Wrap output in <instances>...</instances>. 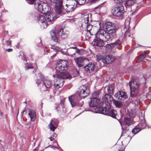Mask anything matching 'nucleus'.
<instances>
[{
  "label": "nucleus",
  "instance_id": "nucleus-1",
  "mask_svg": "<svg viewBox=\"0 0 151 151\" xmlns=\"http://www.w3.org/2000/svg\"><path fill=\"white\" fill-rule=\"evenodd\" d=\"M104 30L100 29L95 34V38L93 40L94 45L98 47L104 45L103 41H108L111 38L110 35L115 33L117 30L116 27L113 23L108 22L104 26Z\"/></svg>",
  "mask_w": 151,
  "mask_h": 151
},
{
  "label": "nucleus",
  "instance_id": "nucleus-2",
  "mask_svg": "<svg viewBox=\"0 0 151 151\" xmlns=\"http://www.w3.org/2000/svg\"><path fill=\"white\" fill-rule=\"evenodd\" d=\"M39 10L41 14H37L35 16V19L40 25L41 27L43 28H46L48 24H52L59 17L66 13H69L71 12V11H68L67 10H55L56 14L55 15L53 13H50L47 11L43 12L44 10Z\"/></svg>",
  "mask_w": 151,
  "mask_h": 151
},
{
  "label": "nucleus",
  "instance_id": "nucleus-3",
  "mask_svg": "<svg viewBox=\"0 0 151 151\" xmlns=\"http://www.w3.org/2000/svg\"><path fill=\"white\" fill-rule=\"evenodd\" d=\"M109 94H106L102 98L103 102L100 103V106H102L96 108L93 110H91L89 109H85V111H92L96 113H100L105 115H108L112 117L113 118L116 119V117L117 112L116 110L111 109L110 104L108 103V96H106Z\"/></svg>",
  "mask_w": 151,
  "mask_h": 151
},
{
  "label": "nucleus",
  "instance_id": "nucleus-4",
  "mask_svg": "<svg viewBox=\"0 0 151 151\" xmlns=\"http://www.w3.org/2000/svg\"><path fill=\"white\" fill-rule=\"evenodd\" d=\"M83 88L81 90L80 89L78 91V94L68 97L69 100L73 107H81L83 104V101L81 99L84 98L89 94V88L85 85H83Z\"/></svg>",
  "mask_w": 151,
  "mask_h": 151
},
{
  "label": "nucleus",
  "instance_id": "nucleus-5",
  "mask_svg": "<svg viewBox=\"0 0 151 151\" xmlns=\"http://www.w3.org/2000/svg\"><path fill=\"white\" fill-rule=\"evenodd\" d=\"M37 76L36 83L40 89H42V87L49 88L53 85L52 82L50 80L45 79L44 76L41 74L39 73Z\"/></svg>",
  "mask_w": 151,
  "mask_h": 151
},
{
  "label": "nucleus",
  "instance_id": "nucleus-6",
  "mask_svg": "<svg viewBox=\"0 0 151 151\" xmlns=\"http://www.w3.org/2000/svg\"><path fill=\"white\" fill-rule=\"evenodd\" d=\"M50 35L52 40L56 43H58V37L61 36L62 38H66L69 34V32L67 31H64L63 29H57L55 28L53 29L50 32Z\"/></svg>",
  "mask_w": 151,
  "mask_h": 151
},
{
  "label": "nucleus",
  "instance_id": "nucleus-7",
  "mask_svg": "<svg viewBox=\"0 0 151 151\" xmlns=\"http://www.w3.org/2000/svg\"><path fill=\"white\" fill-rule=\"evenodd\" d=\"M140 82L138 79H134L129 83L130 90V96L133 98L137 96L139 90Z\"/></svg>",
  "mask_w": 151,
  "mask_h": 151
},
{
  "label": "nucleus",
  "instance_id": "nucleus-8",
  "mask_svg": "<svg viewBox=\"0 0 151 151\" xmlns=\"http://www.w3.org/2000/svg\"><path fill=\"white\" fill-rule=\"evenodd\" d=\"M68 62L65 60H62L57 62L56 65V73H60V71L65 70L68 65Z\"/></svg>",
  "mask_w": 151,
  "mask_h": 151
},
{
  "label": "nucleus",
  "instance_id": "nucleus-9",
  "mask_svg": "<svg viewBox=\"0 0 151 151\" xmlns=\"http://www.w3.org/2000/svg\"><path fill=\"white\" fill-rule=\"evenodd\" d=\"M53 76L54 78H58L60 79L71 78L72 77L69 73L65 70L60 73H56L55 75H53Z\"/></svg>",
  "mask_w": 151,
  "mask_h": 151
},
{
  "label": "nucleus",
  "instance_id": "nucleus-10",
  "mask_svg": "<svg viewBox=\"0 0 151 151\" xmlns=\"http://www.w3.org/2000/svg\"><path fill=\"white\" fill-rule=\"evenodd\" d=\"M93 97L91 98L90 102L89 103L90 107H94L98 106L100 103V100L99 98H97L98 94L96 92L93 93Z\"/></svg>",
  "mask_w": 151,
  "mask_h": 151
},
{
  "label": "nucleus",
  "instance_id": "nucleus-11",
  "mask_svg": "<svg viewBox=\"0 0 151 151\" xmlns=\"http://www.w3.org/2000/svg\"><path fill=\"white\" fill-rule=\"evenodd\" d=\"M105 47L109 49L116 47L120 50L121 49V41L120 40H118L114 43L107 44Z\"/></svg>",
  "mask_w": 151,
  "mask_h": 151
},
{
  "label": "nucleus",
  "instance_id": "nucleus-12",
  "mask_svg": "<svg viewBox=\"0 0 151 151\" xmlns=\"http://www.w3.org/2000/svg\"><path fill=\"white\" fill-rule=\"evenodd\" d=\"M114 96L118 99L124 101L127 98L126 93L124 92L119 91L114 95Z\"/></svg>",
  "mask_w": 151,
  "mask_h": 151
},
{
  "label": "nucleus",
  "instance_id": "nucleus-13",
  "mask_svg": "<svg viewBox=\"0 0 151 151\" xmlns=\"http://www.w3.org/2000/svg\"><path fill=\"white\" fill-rule=\"evenodd\" d=\"M86 72L90 73L94 70L95 67V64L93 63L90 62L83 67Z\"/></svg>",
  "mask_w": 151,
  "mask_h": 151
},
{
  "label": "nucleus",
  "instance_id": "nucleus-14",
  "mask_svg": "<svg viewBox=\"0 0 151 151\" xmlns=\"http://www.w3.org/2000/svg\"><path fill=\"white\" fill-rule=\"evenodd\" d=\"M51 2L55 3L56 9H62L63 7L62 6V2L60 0H49Z\"/></svg>",
  "mask_w": 151,
  "mask_h": 151
},
{
  "label": "nucleus",
  "instance_id": "nucleus-15",
  "mask_svg": "<svg viewBox=\"0 0 151 151\" xmlns=\"http://www.w3.org/2000/svg\"><path fill=\"white\" fill-rule=\"evenodd\" d=\"M58 123L57 120H52L51 122L49 124V127L50 130L53 132H54L55 129L57 128Z\"/></svg>",
  "mask_w": 151,
  "mask_h": 151
},
{
  "label": "nucleus",
  "instance_id": "nucleus-16",
  "mask_svg": "<svg viewBox=\"0 0 151 151\" xmlns=\"http://www.w3.org/2000/svg\"><path fill=\"white\" fill-rule=\"evenodd\" d=\"M114 59L110 55H108L102 59V61L104 64H108L112 63Z\"/></svg>",
  "mask_w": 151,
  "mask_h": 151
},
{
  "label": "nucleus",
  "instance_id": "nucleus-17",
  "mask_svg": "<svg viewBox=\"0 0 151 151\" xmlns=\"http://www.w3.org/2000/svg\"><path fill=\"white\" fill-rule=\"evenodd\" d=\"M85 59V58L84 57L81 56L75 59V62L78 67H81L83 66L82 63Z\"/></svg>",
  "mask_w": 151,
  "mask_h": 151
},
{
  "label": "nucleus",
  "instance_id": "nucleus-18",
  "mask_svg": "<svg viewBox=\"0 0 151 151\" xmlns=\"http://www.w3.org/2000/svg\"><path fill=\"white\" fill-rule=\"evenodd\" d=\"M28 114L31 120L32 121H34L36 118L35 111L32 109H29Z\"/></svg>",
  "mask_w": 151,
  "mask_h": 151
},
{
  "label": "nucleus",
  "instance_id": "nucleus-19",
  "mask_svg": "<svg viewBox=\"0 0 151 151\" xmlns=\"http://www.w3.org/2000/svg\"><path fill=\"white\" fill-rule=\"evenodd\" d=\"M124 10H114L112 12L113 14L117 17H119L123 15Z\"/></svg>",
  "mask_w": 151,
  "mask_h": 151
},
{
  "label": "nucleus",
  "instance_id": "nucleus-20",
  "mask_svg": "<svg viewBox=\"0 0 151 151\" xmlns=\"http://www.w3.org/2000/svg\"><path fill=\"white\" fill-rule=\"evenodd\" d=\"M73 47H71L68 49L67 52L68 55L72 57L75 54V52L74 49L73 48Z\"/></svg>",
  "mask_w": 151,
  "mask_h": 151
},
{
  "label": "nucleus",
  "instance_id": "nucleus-21",
  "mask_svg": "<svg viewBox=\"0 0 151 151\" xmlns=\"http://www.w3.org/2000/svg\"><path fill=\"white\" fill-rule=\"evenodd\" d=\"M137 126L140 128L141 129H144L146 126L145 120L144 119L141 120Z\"/></svg>",
  "mask_w": 151,
  "mask_h": 151
},
{
  "label": "nucleus",
  "instance_id": "nucleus-22",
  "mask_svg": "<svg viewBox=\"0 0 151 151\" xmlns=\"http://www.w3.org/2000/svg\"><path fill=\"white\" fill-rule=\"evenodd\" d=\"M39 8L40 9H50V6H48L47 4L45 3L39 4Z\"/></svg>",
  "mask_w": 151,
  "mask_h": 151
},
{
  "label": "nucleus",
  "instance_id": "nucleus-23",
  "mask_svg": "<svg viewBox=\"0 0 151 151\" xmlns=\"http://www.w3.org/2000/svg\"><path fill=\"white\" fill-rule=\"evenodd\" d=\"M11 41L10 40H9L6 41L5 43H3L2 42V43L3 45V48L4 49H5L7 47H9V46H11Z\"/></svg>",
  "mask_w": 151,
  "mask_h": 151
},
{
  "label": "nucleus",
  "instance_id": "nucleus-24",
  "mask_svg": "<svg viewBox=\"0 0 151 151\" xmlns=\"http://www.w3.org/2000/svg\"><path fill=\"white\" fill-rule=\"evenodd\" d=\"M113 104L116 108H120L122 106V103L121 102L116 100H113Z\"/></svg>",
  "mask_w": 151,
  "mask_h": 151
},
{
  "label": "nucleus",
  "instance_id": "nucleus-25",
  "mask_svg": "<svg viewBox=\"0 0 151 151\" xmlns=\"http://www.w3.org/2000/svg\"><path fill=\"white\" fill-rule=\"evenodd\" d=\"M35 67H34L32 65L33 64H31L30 65H28L27 66H25L24 67L25 69V70H28L29 69H34L36 70L37 68V67L36 64H35Z\"/></svg>",
  "mask_w": 151,
  "mask_h": 151
},
{
  "label": "nucleus",
  "instance_id": "nucleus-26",
  "mask_svg": "<svg viewBox=\"0 0 151 151\" xmlns=\"http://www.w3.org/2000/svg\"><path fill=\"white\" fill-rule=\"evenodd\" d=\"M141 130V129L137 126H136L132 129V132L134 134H135L139 132Z\"/></svg>",
  "mask_w": 151,
  "mask_h": 151
},
{
  "label": "nucleus",
  "instance_id": "nucleus-27",
  "mask_svg": "<svg viewBox=\"0 0 151 151\" xmlns=\"http://www.w3.org/2000/svg\"><path fill=\"white\" fill-rule=\"evenodd\" d=\"M132 120L130 118L128 117H125L124 118V123L125 125L129 126Z\"/></svg>",
  "mask_w": 151,
  "mask_h": 151
},
{
  "label": "nucleus",
  "instance_id": "nucleus-28",
  "mask_svg": "<svg viewBox=\"0 0 151 151\" xmlns=\"http://www.w3.org/2000/svg\"><path fill=\"white\" fill-rule=\"evenodd\" d=\"M136 0H127L126 4L128 6H132L135 3Z\"/></svg>",
  "mask_w": 151,
  "mask_h": 151
},
{
  "label": "nucleus",
  "instance_id": "nucleus-29",
  "mask_svg": "<svg viewBox=\"0 0 151 151\" xmlns=\"http://www.w3.org/2000/svg\"><path fill=\"white\" fill-rule=\"evenodd\" d=\"M108 92L109 93V94H113L114 93L113 88L112 86H109L107 88Z\"/></svg>",
  "mask_w": 151,
  "mask_h": 151
},
{
  "label": "nucleus",
  "instance_id": "nucleus-30",
  "mask_svg": "<svg viewBox=\"0 0 151 151\" xmlns=\"http://www.w3.org/2000/svg\"><path fill=\"white\" fill-rule=\"evenodd\" d=\"M59 79L56 78L54 80V83L53 85L55 88H57L59 86V83L58 82V81H59Z\"/></svg>",
  "mask_w": 151,
  "mask_h": 151
},
{
  "label": "nucleus",
  "instance_id": "nucleus-31",
  "mask_svg": "<svg viewBox=\"0 0 151 151\" xmlns=\"http://www.w3.org/2000/svg\"><path fill=\"white\" fill-rule=\"evenodd\" d=\"M146 56V54H143L140 55L139 57V58L140 60V61H138V62H140L142 61L145 57Z\"/></svg>",
  "mask_w": 151,
  "mask_h": 151
},
{
  "label": "nucleus",
  "instance_id": "nucleus-32",
  "mask_svg": "<svg viewBox=\"0 0 151 151\" xmlns=\"http://www.w3.org/2000/svg\"><path fill=\"white\" fill-rule=\"evenodd\" d=\"M84 22L86 24H88L89 22V16L88 14H86L84 15Z\"/></svg>",
  "mask_w": 151,
  "mask_h": 151
},
{
  "label": "nucleus",
  "instance_id": "nucleus-33",
  "mask_svg": "<svg viewBox=\"0 0 151 151\" xmlns=\"http://www.w3.org/2000/svg\"><path fill=\"white\" fill-rule=\"evenodd\" d=\"M108 96L109 97L108 98V103L110 104V102H111L112 101H113L114 100L113 99V97L111 96L109 94L108 95H107L106 96Z\"/></svg>",
  "mask_w": 151,
  "mask_h": 151
},
{
  "label": "nucleus",
  "instance_id": "nucleus-34",
  "mask_svg": "<svg viewBox=\"0 0 151 151\" xmlns=\"http://www.w3.org/2000/svg\"><path fill=\"white\" fill-rule=\"evenodd\" d=\"M115 8L116 9L117 8V9H124V7L121 4H119L118 5H116L115 6Z\"/></svg>",
  "mask_w": 151,
  "mask_h": 151
},
{
  "label": "nucleus",
  "instance_id": "nucleus-35",
  "mask_svg": "<svg viewBox=\"0 0 151 151\" xmlns=\"http://www.w3.org/2000/svg\"><path fill=\"white\" fill-rule=\"evenodd\" d=\"M29 4H34L36 0H25Z\"/></svg>",
  "mask_w": 151,
  "mask_h": 151
},
{
  "label": "nucleus",
  "instance_id": "nucleus-36",
  "mask_svg": "<svg viewBox=\"0 0 151 151\" xmlns=\"http://www.w3.org/2000/svg\"><path fill=\"white\" fill-rule=\"evenodd\" d=\"M74 49L75 52L76 53H77L79 54H80V50L78 49L77 47H74L73 48Z\"/></svg>",
  "mask_w": 151,
  "mask_h": 151
},
{
  "label": "nucleus",
  "instance_id": "nucleus-37",
  "mask_svg": "<svg viewBox=\"0 0 151 151\" xmlns=\"http://www.w3.org/2000/svg\"><path fill=\"white\" fill-rule=\"evenodd\" d=\"M92 27V25L90 24L88 25L87 26V31L91 33L90 32V30L91 29V28Z\"/></svg>",
  "mask_w": 151,
  "mask_h": 151
},
{
  "label": "nucleus",
  "instance_id": "nucleus-38",
  "mask_svg": "<svg viewBox=\"0 0 151 151\" xmlns=\"http://www.w3.org/2000/svg\"><path fill=\"white\" fill-rule=\"evenodd\" d=\"M130 19L129 18L127 19L125 21V25H129L130 24L129 22Z\"/></svg>",
  "mask_w": 151,
  "mask_h": 151
},
{
  "label": "nucleus",
  "instance_id": "nucleus-39",
  "mask_svg": "<svg viewBox=\"0 0 151 151\" xmlns=\"http://www.w3.org/2000/svg\"><path fill=\"white\" fill-rule=\"evenodd\" d=\"M117 3H123L126 1V0H114Z\"/></svg>",
  "mask_w": 151,
  "mask_h": 151
},
{
  "label": "nucleus",
  "instance_id": "nucleus-40",
  "mask_svg": "<svg viewBox=\"0 0 151 151\" xmlns=\"http://www.w3.org/2000/svg\"><path fill=\"white\" fill-rule=\"evenodd\" d=\"M78 1L79 2V3H81V4H83L84 3L86 2V0H78Z\"/></svg>",
  "mask_w": 151,
  "mask_h": 151
},
{
  "label": "nucleus",
  "instance_id": "nucleus-41",
  "mask_svg": "<svg viewBox=\"0 0 151 151\" xmlns=\"http://www.w3.org/2000/svg\"><path fill=\"white\" fill-rule=\"evenodd\" d=\"M43 50L44 52V54L45 55L47 54V53H48V52L47 50L46 49V47H45V48H44Z\"/></svg>",
  "mask_w": 151,
  "mask_h": 151
},
{
  "label": "nucleus",
  "instance_id": "nucleus-42",
  "mask_svg": "<svg viewBox=\"0 0 151 151\" xmlns=\"http://www.w3.org/2000/svg\"><path fill=\"white\" fill-rule=\"evenodd\" d=\"M6 51L8 52H12L13 51V49H12L8 48L6 49Z\"/></svg>",
  "mask_w": 151,
  "mask_h": 151
},
{
  "label": "nucleus",
  "instance_id": "nucleus-43",
  "mask_svg": "<svg viewBox=\"0 0 151 151\" xmlns=\"http://www.w3.org/2000/svg\"><path fill=\"white\" fill-rule=\"evenodd\" d=\"M103 4H101L100 5H99V6H98L97 7H96L95 8V9H101V7L103 6Z\"/></svg>",
  "mask_w": 151,
  "mask_h": 151
},
{
  "label": "nucleus",
  "instance_id": "nucleus-44",
  "mask_svg": "<svg viewBox=\"0 0 151 151\" xmlns=\"http://www.w3.org/2000/svg\"><path fill=\"white\" fill-rule=\"evenodd\" d=\"M150 93L151 92L149 93L146 95V97L147 98L149 99L150 98L151 99V97H150Z\"/></svg>",
  "mask_w": 151,
  "mask_h": 151
},
{
  "label": "nucleus",
  "instance_id": "nucleus-45",
  "mask_svg": "<svg viewBox=\"0 0 151 151\" xmlns=\"http://www.w3.org/2000/svg\"><path fill=\"white\" fill-rule=\"evenodd\" d=\"M97 58L99 60H101L102 59V58L101 56H99L97 57Z\"/></svg>",
  "mask_w": 151,
  "mask_h": 151
},
{
  "label": "nucleus",
  "instance_id": "nucleus-46",
  "mask_svg": "<svg viewBox=\"0 0 151 151\" xmlns=\"http://www.w3.org/2000/svg\"><path fill=\"white\" fill-rule=\"evenodd\" d=\"M51 148L54 150H55V148H57V147L54 146H51Z\"/></svg>",
  "mask_w": 151,
  "mask_h": 151
},
{
  "label": "nucleus",
  "instance_id": "nucleus-47",
  "mask_svg": "<svg viewBox=\"0 0 151 151\" xmlns=\"http://www.w3.org/2000/svg\"><path fill=\"white\" fill-rule=\"evenodd\" d=\"M55 109L57 111H60V108L58 106L56 107Z\"/></svg>",
  "mask_w": 151,
  "mask_h": 151
},
{
  "label": "nucleus",
  "instance_id": "nucleus-48",
  "mask_svg": "<svg viewBox=\"0 0 151 151\" xmlns=\"http://www.w3.org/2000/svg\"><path fill=\"white\" fill-rule=\"evenodd\" d=\"M57 148H58L60 151H62L61 148L60 147H57Z\"/></svg>",
  "mask_w": 151,
  "mask_h": 151
},
{
  "label": "nucleus",
  "instance_id": "nucleus-49",
  "mask_svg": "<svg viewBox=\"0 0 151 151\" xmlns=\"http://www.w3.org/2000/svg\"><path fill=\"white\" fill-rule=\"evenodd\" d=\"M49 138H50V140L51 141H52L54 140V138H53L52 137H50Z\"/></svg>",
  "mask_w": 151,
  "mask_h": 151
},
{
  "label": "nucleus",
  "instance_id": "nucleus-50",
  "mask_svg": "<svg viewBox=\"0 0 151 151\" xmlns=\"http://www.w3.org/2000/svg\"><path fill=\"white\" fill-rule=\"evenodd\" d=\"M38 149L37 148H36L32 151H38Z\"/></svg>",
  "mask_w": 151,
  "mask_h": 151
},
{
  "label": "nucleus",
  "instance_id": "nucleus-51",
  "mask_svg": "<svg viewBox=\"0 0 151 151\" xmlns=\"http://www.w3.org/2000/svg\"><path fill=\"white\" fill-rule=\"evenodd\" d=\"M25 110H24V111H23L21 113V114L22 116L23 115V113H24V112H25Z\"/></svg>",
  "mask_w": 151,
  "mask_h": 151
},
{
  "label": "nucleus",
  "instance_id": "nucleus-52",
  "mask_svg": "<svg viewBox=\"0 0 151 151\" xmlns=\"http://www.w3.org/2000/svg\"><path fill=\"white\" fill-rule=\"evenodd\" d=\"M54 143L58 145V146H59L58 143L57 141H55L54 142Z\"/></svg>",
  "mask_w": 151,
  "mask_h": 151
},
{
  "label": "nucleus",
  "instance_id": "nucleus-53",
  "mask_svg": "<svg viewBox=\"0 0 151 151\" xmlns=\"http://www.w3.org/2000/svg\"><path fill=\"white\" fill-rule=\"evenodd\" d=\"M134 135H133L131 137V136H130V135H128V137H130V139H132V137L134 136Z\"/></svg>",
  "mask_w": 151,
  "mask_h": 151
},
{
  "label": "nucleus",
  "instance_id": "nucleus-54",
  "mask_svg": "<svg viewBox=\"0 0 151 151\" xmlns=\"http://www.w3.org/2000/svg\"><path fill=\"white\" fill-rule=\"evenodd\" d=\"M57 136L56 135V134H55V133H54L53 134V136L54 137H56Z\"/></svg>",
  "mask_w": 151,
  "mask_h": 151
},
{
  "label": "nucleus",
  "instance_id": "nucleus-55",
  "mask_svg": "<svg viewBox=\"0 0 151 151\" xmlns=\"http://www.w3.org/2000/svg\"><path fill=\"white\" fill-rule=\"evenodd\" d=\"M56 55V54H54L52 56H55Z\"/></svg>",
  "mask_w": 151,
  "mask_h": 151
},
{
  "label": "nucleus",
  "instance_id": "nucleus-56",
  "mask_svg": "<svg viewBox=\"0 0 151 151\" xmlns=\"http://www.w3.org/2000/svg\"><path fill=\"white\" fill-rule=\"evenodd\" d=\"M118 151H124V150H119Z\"/></svg>",
  "mask_w": 151,
  "mask_h": 151
},
{
  "label": "nucleus",
  "instance_id": "nucleus-57",
  "mask_svg": "<svg viewBox=\"0 0 151 151\" xmlns=\"http://www.w3.org/2000/svg\"><path fill=\"white\" fill-rule=\"evenodd\" d=\"M128 36L129 37L130 36V35H128Z\"/></svg>",
  "mask_w": 151,
  "mask_h": 151
},
{
  "label": "nucleus",
  "instance_id": "nucleus-58",
  "mask_svg": "<svg viewBox=\"0 0 151 151\" xmlns=\"http://www.w3.org/2000/svg\"><path fill=\"white\" fill-rule=\"evenodd\" d=\"M66 6H68V4H66Z\"/></svg>",
  "mask_w": 151,
  "mask_h": 151
},
{
  "label": "nucleus",
  "instance_id": "nucleus-59",
  "mask_svg": "<svg viewBox=\"0 0 151 151\" xmlns=\"http://www.w3.org/2000/svg\"><path fill=\"white\" fill-rule=\"evenodd\" d=\"M119 123H120V124H121V125H122V124H121V122H120V121H119Z\"/></svg>",
  "mask_w": 151,
  "mask_h": 151
},
{
  "label": "nucleus",
  "instance_id": "nucleus-60",
  "mask_svg": "<svg viewBox=\"0 0 151 151\" xmlns=\"http://www.w3.org/2000/svg\"><path fill=\"white\" fill-rule=\"evenodd\" d=\"M127 32H126L125 33L126 35H127Z\"/></svg>",
  "mask_w": 151,
  "mask_h": 151
},
{
  "label": "nucleus",
  "instance_id": "nucleus-61",
  "mask_svg": "<svg viewBox=\"0 0 151 151\" xmlns=\"http://www.w3.org/2000/svg\"><path fill=\"white\" fill-rule=\"evenodd\" d=\"M1 116L2 115V113H1Z\"/></svg>",
  "mask_w": 151,
  "mask_h": 151
},
{
  "label": "nucleus",
  "instance_id": "nucleus-62",
  "mask_svg": "<svg viewBox=\"0 0 151 151\" xmlns=\"http://www.w3.org/2000/svg\"><path fill=\"white\" fill-rule=\"evenodd\" d=\"M40 42H41V40H40Z\"/></svg>",
  "mask_w": 151,
  "mask_h": 151
},
{
  "label": "nucleus",
  "instance_id": "nucleus-63",
  "mask_svg": "<svg viewBox=\"0 0 151 151\" xmlns=\"http://www.w3.org/2000/svg\"><path fill=\"white\" fill-rule=\"evenodd\" d=\"M148 128H150V127H148Z\"/></svg>",
  "mask_w": 151,
  "mask_h": 151
}]
</instances>
